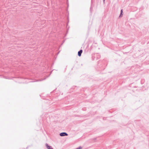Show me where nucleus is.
I'll list each match as a JSON object with an SVG mask.
<instances>
[{
	"label": "nucleus",
	"instance_id": "nucleus-1",
	"mask_svg": "<svg viewBox=\"0 0 149 149\" xmlns=\"http://www.w3.org/2000/svg\"><path fill=\"white\" fill-rule=\"evenodd\" d=\"M60 135L61 136H67L68 135L65 132L61 133L60 134Z\"/></svg>",
	"mask_w": 149,
	"mask_h": 149
},
{
	"label": "nucleus",
	"instance_id": "nucleus-2",
	"mask_svg": "<svg viewBox=\"0 0 149 149\" xmlns=\"http://www.w3.org/2000/svg\"><path fill=\"white\" fill-rule=\"evenodd\" d=\"M46 146L48 149H53L52 147L49 145L48 144H46Z\"/></svg>",
	"mask_w": 149,
	"mask_h": 149
},
{
	"label": "nucleus",
	"instance_id": "nucleus-3",
	"mask_svg": "<svg viewBox=\"0 0 149 149\" xmlns=\"http://www.w3.org/2000/svg\"><path fill=\"white\" fill-rule=\"evenodd\" d=\"M82 50H81L79 51L78 52V55L79 56H80L81 55V54L82 52Z\"/></svg>",
	"mask_w": 149,
	"mask_h": 149
},
{
	"label": "nucleus",
	"instance_id": "nucleus-4",
	"mask_svg": "<svg viewBox=\"0 0 149 149\" xmlns=\"http://www.w3.org/2000/svg\"><path fill=\"white\" fill-rule=\"evenodd\" d=\"M81 149V147H79L77 148L76 149Z\"/></svg>",
	"mask_w": 149,
	"mask_h": 149
},
{
	"label": "nucleus",
	"instance_id": "nucleus-5",
	"mask_svg": "<svg viewBox=\"0 0 149 149\" xmlns=\"http://www.w3.org/2000/svg\"><path fill=\"white\" fill-rule=\"evenodd\" d=\"M121 15L122 14V13H123V10L122 9L121 10Z\"/></svg>",
	"mask_w": 149,
	"mask_h": 149
}]
</instances>
